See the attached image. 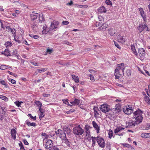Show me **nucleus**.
I'll use <instances>...</instances> for the list:
<instances>
[{"instance_id":"37","label":"nucleus","mask_w":150,"mask_h":150,"mask_svg":"<svg viewBox=\"0 0 150 150\" xmlns=\"http://www.w3.org/2000/svg\"><path fill=\"white\" fill-rule=\"evenodd\" d=\"M113 132L112 130L110 129L108 133L109 137L110 138H111L113 136Z\"/></svg>"},{"instance_id":"18","label":"nucleus","mask_w":150,"mask_h":150,"mask_svg":"<svg viewBox=\"0 0 150 150\" xmlns=\"http://www.w3.org/2000/svg\"><path fill=\"white\" fill-rule=\"evenodd\" d=\"M92 124L93 127L96 130L97 133H98L99 132L100 127L99 126L97 125L96 122L94 121L92 122Z\"/></svg>"},{"instance_id":"62","label":"nucleus","mask_w":150,"mask_h":150,"mask_svg":"<svg viewBox=\"0 0 150 150\" xmlns=\"http://www.w3.org/2000/svg\"><path fill=\"white\" fill-rule=\"evenodd\" d=\"M42 95L44 97H47L50 96V94H46L45 93H43Z\"/></svg>"},{"instance_id":"33","label":"nucleus","mask_w":150,"mask_h":150,"mask_svg":"<svg viewBox=\"0 0 150 150\" xmlns=\"http://www.w3.org/2000/svg\"><path fill=\"white\" fill-rule=\"evenodd\" d=\"M8 66L4 65H1L0 66V69L2 70H4L7 68Z\"/></svg>"},{"instance_id":"55","label":"nucleus","mask_w":150,"mask_h":150,"mask_svg":"<svg viewBox=\"0 0 150 150\" xmlns=\"http://www.w3.org/2000/svg\"><path fill=\"white\" fill-rule=\"evenodd\" d=\"M69 23V22L68 21H63L62 22V24L63 25H68Z\"/></svg>"},{"instance_id":"54","label":"nucleus","mask_w":150,"mask_h":150,"mask_svg":"<svg viewBox=\"0 0 150 150\" xmlns=\"http://www.w3.org/2000/svg\"><path fill=\"white\" fill-rule=\"evenodd\" d=\"M119 132H120V131L118 128V127H117L114 130V132L115 134H117Z\"/></svg>"},{"instance_id":"10","label":"nucleus","mask_w":150,"mask_h":150,"mask_svg":"<svg viewBox=\"0 0 150 150\" xmlns=\"http://www.w3.org/2000/svg\"><path fill=\"white\" fill-rule=\"evenodd\" d=\"M109 34L111 36H115L117 35L116 30L113 28H110L108 29Z\"/></svg>"},{"instance_id":"35","label":"nucleus","mask_w":150,"mask_h":150,"mask_svg":"<svg viewBox=\"0 0 150 150\" xmlns=\"http://www.w3.org/2000/svg\"><path fill=\"white\" fill-rule=\"evenodd\" d=\"M0 83L1 84L4 85L5 87L8 88V86L7 84L4 80H1Z\"/></svg>"},{"instance_id":"28","label":"nucleus","mask_w":150,"mask_h":150,"mask_svg":"<svg viewBox=\"0 0 150 150\" xmlns=\"http://www.w3.org/2000/svg\"><path fill=\"white\" fill-rule=\"evenodd\" d=\"M73 79L74 80L75 82L78 83L79 82V79L77 76L72 75L71 76Z\"/></svg>"},{"instance_id":"50","label":"nucleus","mask_w":150,"mask_h":150,"mask_svg":"<svg viewBox=\"0 0 150 150\" xmlns=\"http://www.w3.org/2000/svg\"><path fill=\"white\" fill-rule=\"evenodd\" d=\"M39 110V111H40V113H44L45 112V110L41 108V107H40V108H38Z\"/></svg>"},{"instance_id":"6","label":"nucleus","mask_w":150,"mask_h":150,"mask_svg":"<svg viewBox=\"0 0 150 150\" xmlns=\"http://www.w3.org/2000/svg\"><path fill=\"white\" fill-rule=\"evenodd\" d=\"M123 111L125 114L128 115L133 112V110L131 107L128 105L127 106H125L123 108Z\"/></svg>"},{"instance_id":"36","label":"nucleus","mask_w":150,"mask_h":150,"mask_svg":"<svg viewBox=\"0 0 150 150\" xmlns=\"http://www.w3.org/2000/svg\"><path fill=\"white\" fill-rule=\"evenodd\" d=\"M124 146L128 148H131L132 150H134V149L130 145L127 144H123Z\"/></svg>"},{"instance_id":"25","label":"nucleus","mask_w":150,"mask_h":150,"mask_svg":"<svg viewBox=\"0 0 150 150\" xmlns=\"http://www.w3.org/2000/svg\"><path fill=\"white\" fill-rule=\"evenodd\" d=\"M2 54L7 56L11 55L10 52L8 49H6L4 52H2Z\"/></svg>"},{"instance_id":"64","label":"nucleus","mask_w":150,"mask_h":150,"mask_svg":"<svg viewBox=\"0 0 150 150\" xmlns=\"http://www.w3.org/2000/svg\"><path fill=\"white\" fill-rule=\"evenodd\" d=\"M11 83L13 84H15L16 83V81L15 80L13 79H11Z\"/></svg>"},{"instance_id":"53","label":"nucleus","mask_w":150,"mask_h":150,"mask_svg":"<svg viewBox=\"0 0 150 150\" xmlns=\"http://www.w3.org/2000/svg\"><path fill=\"white\" fill-rule=\"evenodd\" d=\"M119 132H120V131L118 128V127H117L114 130V132L115 134H117Z\"/></svg>"},{"instance_id":"40","label":"nucleus","mask_w":150,"mask_h":150,"mask_svg":"<svg viewBox=\"0 0 150 150\" xmlns=\"http://www.w3.org/2000/svg\"><path fill=\"white\" fill-rule=\"evenodd\" d=\"M74 105H79L80 103V100L79 99H75L74 100Z\"/></svg>"},{"instance_id":"48","label":"nucleus","mask_w":150,"mask_h":150,"mask_svg":"<svg viewBox=\"0 0 150 150\" xmlns=\"http://www.w3.org/2000/svg\"><path fill=\"white\" fill-rule=\"evenodd\" d=\"M103 23V22H101L100 21V22H98V21H97L96 23V26H98L100 25H101Z\"/></svg>"},{"instance_id":"12","label":"nucleus","mask_w":150,"mask_h":150,"mask_svg":"<svg viewBox=\"0 0 150 150\" xmlns=\"http://www.w3.org/2000/svg\"><path fill=\"white\" fill-rule=\"evenodd\" d=\"M119 70L118 69L116 68L115 70L114 75L115 76V79H118L121 76L120 74Z\"/></svg>"},{"instance_id":"44","label":"nucleus","mask_w":150,"mask_h":150,"mask_svg":"<svg viewBox=\"0 0 150 150\" xmlns=\"http://www.w3.org/2000/svg\"><path fill=\"white\" fill-rule=\"evenodd\" d=\"M105 3L107 5H112V2L110 0H106Z\"/></svg>"},{"instance_id":"52","label":"nucleus","mask_w":150,"mask_h":150,"mask_svg":"<svg viewBox=\"0 0 150 150\" xmlns=\"http://www.w3.org/2000/svg\"><path fill=\"white\" fill-rule=\"evenodd\" d=\"M62 130L60 129H58L57 131H56L55 132L59 136V135H60V132H62Z\"/></svg>"},{"instance_id":"27","label":"nucleus","mask_w":150,"mask_h":150,"mask_svg":"<svg viewBox=\"0 0 150 150\" xmlns=\"http://www.w3.org/2000/svg\"><path fill=\"white\" fill-rule=\"evenodd\" d=\"M91 127L88 125H86L85 126V129L86 130V133L88 134L90 133V132L88 131L89 129Z\"/></svg>"},{"instance_id":"26","label":"nucleus","mask_w":150,"mask_h":150,"mask_svg":"<svg viewBox=\"0 0 150 150\" xmlns=\"http://www.w3.org/2000/svg\"><path fill=\"white\" fill-rule=\"evenodd\" d=\"M108 27V25L105 23H103V24L100 26L99 27V28L100 30L105 29Z\"/></svg>"},{"instance_id":"60","label":"nucleus","mask_w":150,"mask_h":150,"mask_svg":"<svg viewBox=\"0 0 150 150\" xmlns=\"http://www.w3.org/2000/svg\"><path fill=\"white\" fill-rule=\"evenodd\" d=\"M43 113H40V115L39 118L40 120H41V119L43 117H44V115H43Z\"/></svg>"},{"instance_id":"21","label":"nucleus","mask_w":150,"mask_h":150,"mask_svg":"<svg viewBox=\"0 0 150 150\" xmlns=\"http://www.w3.org/2000/svg\"><path fill=\"white\" fill-rule=\"evenodd\" d=\"M141 137L144 138H149L150 137V133H142L141 134Z\"/></svg>"},{"instance_id":"46","label":"nucleus","mask_w":150,"mask_h":150,"mask_svg":"<svg viewBox=\"0 0 150 150\" xmlns=\"http://www.w3.org/2000/svg\"><path fill=\"white\" fill-rule=\"evenodd\" d=\"M28 116H30V117L31 119H33L34 120H35L36 119V116L35 117H33L30 114H28Z\"/></svg>"},{"instance_id":"34","label":"nucleus","mask_w":150,"mask_h":150,"mask_svg":"<svg viewBox=\"0 0 150 150\" xmlns=\"http://www.w3.org/2000/svg\"><path fill=\"white\" fill-rule=\"evenodd\" d=\"M0 98L5 101L8 100V98L5 96L0 95Z\"/></svg>"},{"instance_id":"58","label":"nucleus","mask_w":150,"mask_h":150,"mask_svg":"<svg viewBox=\"0 0 150 150\" xmlns=\"http://www.w3.org/2000/svg\"><path fill=\"white\" fill-rule=\"evenodd\" d=\"M94 113L95 117L98 116L99 114L95 110H94Z\"/></svg>"},{"instance_id":"57","label":"nucleus","mask_w":150,"mask_h":150,"mask_svg":"<svg viewBox=\"0 0 150 150\" xmlns=\"http://www.w3.org/2000/svg\"><path fill=\"white\" fill-rule=\"evenodd\" d=\"M23 142H24V144L25 145H28L29 144L28 143L27 141L25 139H24L23 140Z\"/></svg>"},{"instance_id":"19","label":"nucleus","mask_w":150,"mask_h":150,"mask_svg":"<svg viewBox=\"0 0 150 150\" xmlns=\"http://www.w3.org/2000/svg\"><path fill=\"white\" fill-rule=\"evenodd\" d=\"M118 41L121 43H123L125 42V39L123 37L120 35L117 36V38Z\"/></svg>"},{"instance_id":"23","label":"nucleus","mask_w":150,"mask_h":150,"mask_svg":"<svg viewBox=\"0 0 150 150\" xmlns=\"http://www.w3.org/2000/svg\"><path fill=\"white\" fill-rule=\"evenodd\" d=\"M131 49L133 52V54H134L136 55V56H138V54L137 52L136 51V50L135 49V47L133 45H131Z\"/></svg>"},{"instance_id":"11","label":"nucleus","mask_w":150,"mask_h":150,"mask_svg":"<svg viewBox=\"0 0 150 150\" xmlns=\"http://www.w3.org/2000/svg\"><path fill=\"white\" fill-rule=\"evenodd\" d=\"M117 69H118L119 70H121L122 71V72L123 73V74L124 76V71L125 69L124 67V64L123 63H122L120 64H118V66L116 68Z\"/></svg>"},{"instance_id":"15","label":"nucleus","mask_w":150,"mask_h":150,"mask_svg":"<svg viewBox=\"0 0 150 150\" xmlns=\"http://www.w3.org/2000/svg\"><path fill=\"white\" fill-rule=\"evenodd\" d=\"M59 137L63 140L67 138L66 134L63 130H62Z\"/></svg>"},{"instance_id":"47","label":"nucleus","mask_w":150,"mask_h":150,"mask_svg":"<svg viewBox=\"0 0 150 150\" xmlns=\"http://www.w3.org/2000/svg\"><path fill=\"white\" fill-rule=\"evenodd\" d=\"M19 145L21 147V149H23V150H25L22 142H20L19 143Z\"/></svg>"},{"instance_id":"1","label":"nucleus","mask_w":150,"mask_h":150,"mask_svg":"<svg viewBox=\"0 0 150 150\" xmlns=\"http://www.w3.org/2000/svg\"><path fill=\"white\" fill-rule=\"evenodd\" d=\"M143 112L138 109L135 111L132 115L133 119L135 118V121H129L127 123L128 125L126 127L131 128L134 127L136 125H138L142 122L143 117L142 115Z\"/></svg>"},{"instance_id":"43","label":"nucleus","mask_w":150,"mask_h":150,"mask_svg":"<svg viewBox=\"0 0 150 150\" xmlns=\"http://www.w3.org/2000/svg\"><path fill=\"white\" fill-rule=\"evenodd\" d=\"M53 51V50L52 48L51 49H47L46 52L47 53H49L50 54H51V53Z\"/></svg>"},{"instance_id":"3","label":"nucleus","mask_w":150,"mask_h":150,"mask_svg":"<svg viewBox=\"0 0 150 150\" xmlns=\"http://www.w3.org/2000/svg\"><path fill=\"white\" fill-rule=\"evenodd\" d=\"M121 106L119 105H116L114 108L110 109V112L109 113V114L110 115V116H112L118 113L121 111Z\"/></svg>"},{"instance_id":"13","label":"nucleus","mask_w":150,"mask_h":150,"mask_svg":"<svg viewBox=\"0 0 150 150\" xmlns=\"http://www.w3.org/2000/svg\"><path fill=\"white\" fill-rule=\"evenodd\" d=\"M64 143H65L69 147H71L72 146L71 142H69L67 138L63 140V141L62 144L63 146H64L65 145H64Z\"/></svg>"},{"instance_id":"38","label":"nucleus","mask_w":150,"mask_h":150,"mask_svg":"<svg viewBox=\"0 0 150 150\" xmlns=\"http://www.w3.org/2000/svg\"><path fill=\"white\" fill-rule=\"evenodd\" d=\"M145 99L146 102L148 104H150V99L147 96L145 97Z\"/></svg>"},{"instance_id":"20","label":"nucleus","mask_w":150,"mask_h":150,"mask_svg":"<svg viewBox=\"0 0 150 150\" xmlns=\"http://www.w3.org/2000/svg\"><path fill=\"white\" fill-rule=\"evenodd\" d=\"M63 130L64 132L66 134H67V136L69 135L71 132V130L70 128L67 127L65 128Z\"/></svg>"},{"instance_id":"2","label":"nucleus","mask_w":150,"mask_h":150,"mask_svg":"<svg viewBox=\"0 0 150 150\" xmlns=\"http://www.w3.org/2000/svg\"><path fill=\"white\" fill-rule=\"evenodd\" d=\"M73 132L74 134L78 136H80L83 134L84 130L80 125L75 127L73 129Z\"/></svg>"},{"instance_id":"32","label":"nucleus","mask_w":150,"mask_h":150,"mask_svg":"<svg viewBox=\"0 0 150 150\" xmlns=\"http://www.w3.org/2000/svg\"><path fill=\"white\" fill-rule=\"evenodd\" d=\"M35 104L38 107V108L41 107L42 103L39 101H36L35 102Z\"/></svg>"},{"instance_id":"14","label":"nucleus","mask_w":150,"mask_h":150,"mask_svg":"<svg viewBox=\"0 0 150 150\" xmlns=\"http://www.w3.org/2000/svg\"><path fill=\"white\" fill-rule=\"evenodd\" d=\"M146 27V25L145 24H140L138 28L139 30L140 33H141L143 30H144Z\"/></svg>"},{"instance_id":"49","label":"nucleus","mask_w":150,"mask_h":150,"mask_svg":"<svg viewBox=\"0 0 150 150\" xmlns=\"http://www.w3.org/2000/svg\"><path fill=\"white\" fill-rule=\"evenodd\" d=\"M89 76L90 77V79L91 80L93 81H94V79L93 75L91 74H89Z\"/></svg>"},{"instance_id":"42","label":"nucleus","mask_w":150,"mask_h":150,"mask_svg":"<svg viewBox=\"0 0 150 150\" xmlns=\"http://www.w3.org/2000/svg\"><path fill=\"white\" fill-rule=\"evenodd\" d=\"M38 23L36 22H34L32 24V27L34 28L36 27L38 25Z\"/></svg>"},{"instance_id":"17","label":"nucleus","mask_w":150,"mask_h":150,"mask_svg":"<svg viewBox=\"0 0 150 150\" xmlns=\"http://www.w3.org/2000/svg\"><path fill=\"white\" fill-rule=\"evenodd\" d=\"M16 131L15 129H11V133L12 136V137L13 138L14 140H15V139H16Z\"/></svg>"},{"instance_id":"4","label":"nucleus","mask_w":150,"mask_h":150,"mask_svg":"<svg viewBox=\"0 0 150 150\" xmlns=\"http://www.w3.org/2000/svg\"><path fill=\"white\" fill-rule=\"evenodd\" d=\"M96 141L98 145L101 148H103L105 147V141L104 139L100 136H98L96 137Z\"/></svg>"},{"instance_id":"56","label":"nucleus","mask_w":150,"mask_h":150,"mask_svg":"<svg viewBox=\"0 0 150 150\" xmlns=\"http://www.w3.org/2000/svg\"><path fill=\"white\" fill-rule=\"evenodd\" d=\"M22 103V102H19L18 101H16L15 102V103L16 105H17L18 107H19L20 106V105H21V103Z\"/></svg>"},{"instance_id":"51","label":"nucleus","mask_w":150,"mask_h":150,"mask_svg":"<svg viewBox=\"0 0 150 150\" xmlns=\"http://www.w3.org/2000/svg\"><path fill=\"white\" fill-rule=\"evenodd\" d=\"M114 43L116 47L117 48H118L119 49H121V47L120 46H119V45L117 42H115V41H114Z\"/></svg>"},{"instance_id":"31","label":"nucleus","mask_w":150,"mask_h":150,"mask_svg":"<svg viewBox=\"0 0 150 150\" xmlns=\"http://www.w3.org/2000/svg\"><path fill=\"white\" fill-rule=\"evenodd\" d=\"M61 148V146L60 145L54 146L53 147V150H60Z\"/></svg>"},{"instance_id":"41","label":"nucleus","mask_w":150,"mask_h":150,"mask_svg":"<svg viewBox=\"0 0 150 150\" xmlns=\"http://www.w3.org/2000/svg\"><path fill=\"white\" fill-rule=\"evenodd\" d=\"M98 18L99 21L103 22V23L104 22V18L102 16H98Z\"/></svg>"},{"instance_id":"45","label":"nucleus","mask_w":150,"mask_h":150,"mask_svg":"<svg viewBox=\"0 0 150 150\" xmlns=\"http://www.w3.org/2000/svg\"><path fill=\"white\" fill-rule=\"evenodd\" d=\"M131 72L129 69H127L126 71V74L128 76H129L131 75Z\"/></svg>"},{"instance_id":"16","label":"nucleus","mask_w":150,"mask_h":150,"mask_svg":"<svg viewBox=\"0 0 150 150\" xmlns=\"http://www.w3.org/2000/svg\"><path fill=\"white\" fill-rule=\"evenodd\" d=\"M38 13H34V12L30 14V17L32 20H34L37 18L38 16Z\"/></svg>"},{"instance_id":"7","label":"nucleus","mask_w":150,"mask_h":150,"mask_svg":"<svg viewBox=\"0 0 150 150\" xmlns=\"http://www.w3.org/2000/svg\"><path fill=\"white\" fill-rule=\"evenodd\" d=\"M59 23L58 21H54L51 23L50 26V30H53L58 28Z\"/></svg>"},{"instance_id":"39","label":"nucleus","mask_w":150,"mask_h":150,"mask_svg":"<svg viewBox=\"0 0 150 150\" xmlns=\"http://www.w3.org/2000/svg\"><path fill=\"white\" fill-rule=\"evenodd\" d=\"M6 46V47L8 46H10L12 45V43L11 42H7L5 44Z\"/></svg>"},{"instance_id":"30","label":"nucleus","mask_w":150,"mask_h":150,"mask_svg":"<svg viewBox=\"0 0 150 150\" xmlns=\"http://www.w3.org/2000/svg\"><path fill=\"white\" fill-rule=\"evenodd\" d=\"M47 70V69L46 68L40 69H37V72H39L40 73L46 71Z\"/></svg>"},{"instance_id":"29","label":"nucleus","mask_w":150,"mask_h":150,"mask_svg":"<svg viewBox=\"0 0 150 150\" xmlns=\"http://www.w3.org/2000/svg\"><path fill=\"white\" fill-rule=\"evenodd\" d=\"M141 16L142 17L144 20L145 22L146 21V15L144 13V11L142 13H140Z\"/></svg>"},{"instance_id":"59","label":"nucleus","mask_w":150,"mask_h":150,"mask_svg":"<svg viewBox=\"0 0 150 150\" xmlns=\"http://www.w3.org/2000/svg\"><path fill=\"white\" fill-rule=\"evenodd\" d=\"M89 71L91 73V74H94V73H95L96 72H95V71L93 70H92L91 69H90L89 70Z\"/></svg>"},{"instance_id":"9","label":"nucleus","mask_w":150,"mask_h":150,"mask_svg":"<svg viewBox=\"0 0 150 150\" xmlns=\"http://www.w3.org/2000/svg\"><path fill=\"white\" fill-rule=\"evenodd\" d=\"M138 53L140 57L142 58H144L145 57V52L143 48H139Z\"/></svg>"},{"instance_id":"63","label":"nucleus","mask_w":150,"mask_h":150,"mask_svg":"<svg viewBox=\"0 0 150 150\" xmlns=\"http://www.w3.org/2000/svg\"><path fill=\"white\" fill-rule=\"evenodd\" d=\"M11 32V33L12 34L14 35L15 34L16 30L14 29L13 28Z\"/></svg>"},{"instance_id":"61","label":"nucleus","mask_w":150,"mask_h":150,"mask_svg":"<svg viewBox=\"0 0 150 150\" xmlns=\"http://www.w3.org/2000/svg\"><path fill=\"white\" fill-rule=\"evenodd\" d=\"M26 124L28 126H30V122L28 120H27L26 121Z\"/></svg>"},{"instance_id":"24","label":"nucleus","mask_w":150,"mask_h":150,"mask_svg":"<svg viewBox=\"0 0 150 150\" xmlns=\"http://www.w3.org/2000/svg\"><path fill=\"white\" fill-rule=\"evenodd\" d=\"M98 11L100 13H106V12L105 8L104 6L100 7Z\"/></svg>"},{"instance_id":"5","label":"nucleus","mask_w":150,"mask_h":150,"mask_svg":"<svg viewBox=\"0 0 150 150\" xmlns=\"http://www.w3.org/2000/svg\"><path fill=\"white\" fill-rule=\"evenodd\" d=\"M100 109L101 111L104 113L108 112L110 110V106L106 104L101 105Z\"/></svg>"},{"instance_id":"8","label":"nucleus","mask_w":150,"mask_h":150,"mask_svg":"<svg viewBox=\"0 0 150 150\" xmlns=\"http://www.w3.org/2000/svg\"><path fill=\"white\" fill-rule=\"evenodd\" d=\"M53 142L50 139H47L45 144V148L47 149H48L51 148L53 146Z\"/></svg>"},{"instance_id":"22","label":"nucleus","mask_w":150,"mask_h":150,"mask_svg":"<svg viewBox=\"0 0 150 150\" xmlns=\"http://www.w3.org/2000/svg\"><path fill=\"white\" fill-rule=\"evenodd\" d=\"M43 30L42 31V33L44 34H46L49 32L50 29L49 30L48 28H47L46 25L44 26L43 27Z\"/></svg>"}]
</instances>
